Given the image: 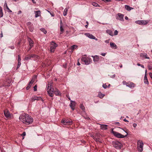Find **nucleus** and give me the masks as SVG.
<instances>
[{"mask_svg":"<svg viewBox=\"0 0 152 152\" xmlns=\"http://www.w3.org/2000/svg\"><path fill=\"white\" fill-rule=\"evenodd\" d=\"M20 120L26 124H30L33 122V118L28 114L25 113L20 115L19 117Z\"/></svg>","mask_w":152,"mask_h":152,"instance_id":"1","label":"nucleus"},{"mask_svg":"<svg viewBox=\"0 0 152 152\" xmlns=\"http://www.w3.org/2000/svg\"><path fill=\"white\" fill-rule=\"evenodd\" d=\"M123 129L126 133V135H123L118 132L113 131V129H112L111 132L115 136L118 138H124L125 137H126L127 136L128 134L126 131H125L122 129Z\"/></svg>","mask_w":152,"mask_h":152,"instance_id":"2","label":"nucleus"},{"mask_svg":"<svg viewBox=\"0 0 152 152\" xmlns=\"http://www.w3.org/2000/svg\"><path fill=\"white\" fill-rule=\"evenodd\" d=\"M81 60L82 62L85 63L86 65H88L91 62V59L89 57H83L81 58Z\"/></svg>","mask_w":152,"mask_h":152,"instance_id":"3","label":"nucleus"},{"mask_svg":"<svg viewBox=\"0 0 152 152\" xmlns=\"http://www.w3.org/2000/svg\"><path fill=\"white\" fill-rule=\"evenodd\" d=\"M51 84H48V85L47 92L50 97L53 96V88L51 87Z\"/></svg>","mask_w":152,"mask_h":152,"instance_id":"4","label":"nucleus"},{"mask_svg":"<svg viewBox=\"0 0 152 152\" xmlns=\"http://www.w3.org/2000/svg\"><path fill=\"white\" fill-rule=\"evenodd\" d=\"M137 148L139 152H142L143 149V143L142 141L140 140H138L137 142Z\"/></svg>","mask_w":152,"mask_h":152,"instance_id":"5","label":"nucleus"},{"mask_svg":"<svg viewBox=\"0 0 152 152\" xmlns=\"http://www.w3.org/2000/svg\"><path fill=\"white\" fill-rule=\"evenodd\" d=\"M113 144L114 147L117 149H120L122 147L121 143L117 141H113Z\"/></svg>","mask_w":152,"mask_h":152,"instance_id":"6","label":"nucleus"},{"mask_svg":"<svg viewBox=\"0 0 152 152\" xmlns=\"http://www.w3.org/2000/svg\"><path fill=\"white\" fill-rule=\"evenodd\" d=\"M51 46L50 47V51L51 52L53 53L55 51L56 48L57 47V45L54 42L52 41L51 42Z\"/></svg>","mask_w":152,"mask_h":152,"instance_id":"7","label":"nucleus"},{"mask_svg":"<svg viewBox=\"0 0 152 152\" xmlns=\"http://www.w3.org/2000/svg\"><path fill=\"white\" fill-rule=\"evenodd\" d=\"M124 15L121 13H118L116 15V19L119 20L121 21H124Z\"/></svg>","mask_w":152,"mask_h":152,"instance_id":"8","label":"nucleus"},{"mask_svg":"<svg viewBox=\"0 0 152 152\" xmlns=\"http://www.w3.org/2000/svg\"><path fill=\"white\" fill-rule=\"evenodd\" d=\"M36 77H34L32 78L31 80L29 82L26 88V89L27 90H28L30 89L33 83L34 82L35 79L36 78Z\"/></svg>","mask_w":152,"mask_h":152,"instance_id":"9","label":"nucleus"},{"mask_svg":"<svg viewBox=\"0 0 152 152\" xmlns=\"http://www.w3.org/2000/svg\"><path fill=\"white\" fill-rule=\"evenodd\" d=\"M61 123L64 124H67L69 125L72 124V121L71 120H68V119H65L62 120L61 121Z\"/></svg>","mask_w":152,"mask_h":152,"instance_id":"10","label":"nucleus"},{"mask_svg":"<svg viewBox=\"0 0 152 152\" xmlns=\"http://www.w3.org/2000/svg\"><path fill=\"white\" fill-rule=\"evenodd\" d=\"M85 35L86 37H88L90 39H94L96 40H98V39L96 38V37L94 36L93 35L89 33H85Z\"/></svg>","mask_w":152,"mask_h":152,"instance_id":"11","label":"nucleus"},{"mask_svg":"<svg viewBox=\"0 0 152 152\" xmlns=\"http://www.w3.org/2000/svg\"><path fill=\"white\" fill-rule=\"evenodd\" d=\"M35 100H41L43 102V99L41 97L37 96H34L32 98V102H34Z\"/></svg>","mask_w":152,"mask_h":152,"instance_id":"12","label":"nucleus"},{"mask_svg":"<svg viewBox=\"0 0 152 152\" xmlns=\"http://www.w3.org/2000/svg\"><path fill=\"white\" fill-rule=\"evenodd\" d=\"M4 112L5 116L6 118H8L11 117L10 114L8 110H4Z\"/></svg>","mask_w":152,"mask_h":152,"instance_id":"13","label":"nucleus"},{"mask_svg":"<svg viewBox=\"0 0 152 152\" xmlns=\"http://www.w3.org/2000/svg\"><path fill=\"white\" fill-rule=\"evenodd\" d=\"M71 102L69 104V106L72 110H74L75 109V102L71 100Z\"/></svg>","mask_w":152,"mask_h":152,"instance_id":"14","label":"nucleus"},{"mask_svg":"<svg viewBox=\"0 0 152 152\" xmlns=\"http://www.w3.org/2000/svg\"><path fill=\"white\" fill-rule=\"evenodd\" d=\"M140 56V57L145 59H149L150 58L147 56V54L145 53H141Z\"/></svg>","mask_w":152,"mask_h":152,"instance_id":"15","label":"nucleus"},{"mask_svg":"<svg viewBox=\"0 0 152 152\" xmlns=\"http://www.w3.org/2000/svg\"><path fill=\"white\" fill-rule=\"evenodd\" d=\"M93 58V61L94 62H98L99 60V56L97 55L91 56Z\"/></svg>","mask_w":152,"mask_h":152,"instance_id":"16","label":"nucleus"},{"mask_svg":"<svg viewBox=\"0 0 152 152\" xmlns=\"http://www.w3.org/2000/svg\"><path fill=\"white\" fill-rule=\"evenodd\" d=\"M126 86H127L131 88L134 87L135 86V85L133 83L130 82L129 83H128L127 84H126Z\"/></svg>","mask_w":152,"mask_h":152,"instance_id":"17","label":"nucleus"},{"mask_svg":"<svg viewBox=\"0 0 152 152\" xmlns=\"http://www.w3.org/2000/svg\"><path fill=\"white\" fill-rule=\"evenodd\" d=\"M110 47L112 48L115 49L117 48L116 45L113 42H110Z\"/></svg>","mask_w":152,"mask_h":152,"instance_id":"18","label":"nucleus"},{"mask_svg":"<svg viewBox=\"0 0 152 152\" xmlns=\"http://www.w3.org/2000/svg\"><path fill=\"white\" fill-rule=\"evenodd\" d=\"M100 125L101 129L102 130H106L107 129V125L105 124H99Z\"/></svg>","mask_w":152,"mask_h":152,"instance_id":"19","label":"nucleus"},{"mask_svg":"<svg viewBox=\"0 0 152 152\" xmlns=\"http://www.w3.org/2000/svg\"><path fill=\"white\" fill-rule=\"evenodd\" d=\"M34 13L35 14V18H37L40 15V10L35 11Z\"/></svg>","mask_w":152,"mask_h":152,"instance_id":"20","label":"nucleus"},{"mask_svg":"<svg viewBox=\"0 0 152 152\" xmlns=\"http://www.w3.org/2000/svg\"><path fill=\"white\" fill-rule=\"evenodd\" d=\"M149 21L148 20H141V25H145L147 24Z\"/></svg>","mask_w":152,"mask_h":152,"instance_id":"21","label":"nucleus"},{"mask_svg":"<svg viewBox=\"0 0 152 152\" xmlns=\"http://www.w3.org/2000/svg\"><path fill=\"white\" fill-rule=\"evenodd\" d=\"M106 32L111 36H113V33L111 30L107 29L106 31Z\"/></svg>","mask_w":152,"mask_h":152,"instance_id":"22","label":"nucleus"},{"mask_svg":"<svg viewBox=\"0 0 152 152\" xmlns=\"http://www.w3.org/2000/svg\"><path fill=\"white\" fill-rule=\"evenodd\" d=\"M28 41L29 46L31 47H32L33 45V41L30 38L28 39Z\"/></svg>","mask_w":152,"mask_h":152,"instance_id":"23","label":"nucleus"},{"mask_svg":"<svg viewBox=\"0 0 152 152\" xmlns=\"http://www.w3.org/2000/svg\"><path fill=\"white\" fill-rule=\"evenodd\" d=\"M125 8L127 11H130L131 10L133 9V8L126 5H125Z\"/></svg>","mask_w":152,"mask_h":152,"instance_id":"24","label":"nucleus"},{"mask_svg":"<svg viewBox=\"0 0 152 152\" xmlns=\"http://www.w3.org/2000/svg\"><path fill=\"white\" fill-rule=\"evenodd\" d=\"M54 93L56 96H59L61 94L60 92L58 90L55 91Z\"/></svg>","mask_w":152,"mask_h":152,"instance_id":"25","label":"nucleus"},{"mask_svg":"<svg viewBox=\"0 0 152 152\" xmlns=\"http://www.w3.org/2000/svg\"><path fill=\"white\" fill-rule=\"evenodd\" d=\"M104 94H102L100 92L99 93L98 96L100 98H102L104 96Z\"/></svg>","mask_w":152,"mask_h":152,"instance_id":"26","label":"nucleus"},{"mask_svg":"<svg viewBox=\"0 0 152 152\" xmlns=\"http://www.w3.org/2000/svg\"><path fill=\"white\" fill-rule=\"evenodd\" d=\"M92 5L95 7H99L100 6L96 2H92Z\"/></svg>","mask_w":152,"mask_h":152,"instance_id":"27","label":"nucleus"},{"mask_svg":"<svg viewBox=\"0 0 152 152\" xmlns=\"http://www.w3.org/2000/svg\"><path fill=\"white\" fill-rule=\"evenodd\" d=\"M68 11V10L67 8H65L64 9V12H63V15L64 16H66L67 14V12Z\"/></svg>","mask_w":152,"mask_h":152,"instance_id":"28","label":"nucleus"},{"mask_svg":"<svg viewBox=\"0 0 152 152\" xmlns=\"http://www.w3.org/2000/svg\"><path fill=\"white\" fill-rule=\"evenodd\" d=\"M31 58L30 55H29L27 56H26L25 57L24 60H29L31 59Z\"/></svg>","mask_w":152,"mask_h":152,"instance_id":"29","label":"nucleus"},{"mask_svg":"<svg viewBox=\"0 0 152 152\" xmlns=\"http://www.w3.org/2000/svg\"><path fill=\"white\" fill-rule=\"evenodd\" d=\"M40 30L42 32H43V33L45 34H46L47 33V31L44 28H41V29H40Z\"/></svg>","mask_w":152,"mask_h":152,"instance_id":"30","label":"nucleus"},{"mask_svg":"<svg viewBox=\"0 0 152 152\" xmlns=\"http://www.w3.org/2000/svg\"><path fill=\"white\" fill-rule=\"evenodd\" d=\"M3 16V13L1 7H0V18H1Z\"/></svg>","mask_w":152,"mask_h":152,"instance_id":"31","label":"nucleus"},{"mask_svg":"<svg viewBox=\"0 0 152 152\" xmlns=\"http://www.w3.org/2000/svg\"><path fill=\"white\" fill-rule=\"evenodd\" d=\"M135 23L136 24H137L141 25V20H138L136 21H135Z\"/></svg>","mask_w":152,"mask_h":152,"instance_id":"32","label":"nucleus"},{"mask_svg":"<svg viewBox=\"0 0 152 152\" xmlns=\"http://www.w3.org/2000/svg\"><path fill=\"white\" fill-rule=\"evenodd\" d=\"M144 81L145 83L147 84H148L149 83L147 79H144Z\"/></svg>","mask_w":152,"mask_h":152,"instance_id":"33","label":"nucleus"},{"mask_svg":"<svg viewBox=\"0 0 152 152\" xmlns=\"http://www.w3.org/2000/svg\"><path fill=\"white\" fill-rule=\"evenodd\" d=\"M80 107L83 111H84L85 110V107L82 104L80 105Z\"/></svg>","mask_w":152,"mask_h":152,"instance_id":"34","label":"nucleus"},{"mask_svg":"<svg viewBox=\"0 0 152 152\" xmlns=\"http://www.w3.org/2000/svg\"><path fill=\"white\" fill-rule=\"evenodd\" d=\"M93 139L96 142H101L100 141L99 139L97 138H95V137H93Z\"/></svg>","mask_w":152,"mask_h":152,"instance_id":"35","label":"nucleus"},{"mask_svg":"<svg viewBox=\"0 0 152 152\" xmlns=\"http://www.w3.org/2000/svg\"><path fill=\"white\" fill-rule=\"evenodd\" d=\"M31 58H35L37 57V56L34 54H31L30 55Z\"/></svg>","mask_w":152,"mask_h":152,"instance_id":"36","label":"nucleus"},{"mask_svg":"<svg viewBox=\"0 0 152 152\" xmlns=\"http://www.w3.org/2000/svg\"><path fill=\"white\" fill-rule=\"evenodd\" d=\"M77 46L75 45H73L72 46V49H75L77 48Z\"/></svg>","mask_w":152,"mask_h":152,"instance_id":"37","label":"nucleus"},{"mask_svg":"<svg viewBox=\"0 0 152 152\" xmlns=\"http://www.w3.org/2000/svg\"><path fill=\"white\" fill-rule=\"evenodd\" d=\"M102 1L106 3L109 2L111 1L110 0H102Z\"/></svg>","mask_w":152,"mask_h":152,"instance_id":"38","label":"nucleus"},{"mask_svg":"<svg viewBox=\"0 0 152 152\" xmlns=\"http://www.w3.org/2000/svg\"><path fill=\"white\" fill-rule=\"evenodd\" d=\"M118 31L117 30H115L114 32V34L113 35H116L118 34Z\"/></svg>","mask_w":152,"mask_h":152,"instance_id":"39","label":"nucleus"},{"mask_svg":"<svg viewBox=\"0 0 152 152\" xmlns=\"http://www.w3.org/2000/svg\"><path fill=\"white\" fill-rule=\"evenodd\" d=\"M21 62H18V64L17 66V69L19 68L21 65Z\"/></svg>","mask_w":152,"mask_h":152,"instance_id":"40","label":"nucleus"},{"mask_svg":"<svg viewBox=\"0 0 152 152\" xmlns=\"http://www.w3.org/2000/svg\"><path fill=\"white\" fill-rule=\"evenodd\" d=\"M137 66H141L142 68H144V66L143 65L141 64H140L139 63H137Z\"/></svg>","mask_w":152,"mask_h":152,"instance_id":"41","label":"nucleus"},{"mask_svg":"<svg viewBox=\"0 0 152 152\" xmlns=\"http://www.w3.org/2000/svg\"><path fill=\"white\" fill-rule=\"evenodd\" d=\"M47 11H48V12H49L50 14V15H51V16H52V17H54V14L53 13H51V12L49 11H48V10H47Z\"/></svg>","mask_w":152,"mask_h":152,"instance_id":"42","label":"nucleus"},{"mask_svg":"<svg viewBox=\"0 0 152 152\" xmlns=\"http://www.w3.org/2000/svg\"><path fill=\"white\" fill-rule=\"evenodd\" d=\"M18 62H21V59L20 55L18 56Z\"/></svg>","mask_w":152,"mask_h":152,"instance_id":"43","label":"nucleus"},{"mask_svg":"<svg viewBox=\"0 0 152 152\" xmlns=\"http://www.w3.org/2000/svg\"><path fill=\"white\" fill-rule=\"evenodd\" d=\"M37 86L36 85H35L34 87V91H37Z\"/></svg>","mask_w":152,"mask_h":152,"instance_id":"44","label":"nucleus"},{"mask_svg":"<svg viewBox=\"0 0 152 152\" xmlns=\"http://www.w3.org/2000/svg\"><path fill=\"white\" fill-rule=\"evenodd\" d=\"M102 87H103V88H104V89H105L107 87V86L106 85V84H103V85H102Z\"/></svg>","mask_w":152,"mask_h":152,"instance_id":"45","label":"nucleus"},{"mask_svg":"<svg viewBox=\"0 0 152 152\" xmlns=\"http://www.w3.org/2000/svg\"><path fill=\"white\" fill-rule=\"evenodd\" d=\"M29 30L30 31L32 32L33 31V28L32 27H29Z\"/></svg>","mask_w":152,"mask_h":152,"instance_id":"46","label":"nucleus"},{"mask_svg":"<svg viewBox=\"0 0 152 152\" xmlns=\"http://www.w3.org/2000/svg\"><path fill=\"white\" fill-rule=\"evenodd\" d=\"M133 126L135 128L137 126V124L136 123H134L133 124Z\"/></svg>","mask_w":152,"mask_h":152,"instance_id":"47","label":"nucleus"},{"mask_svg":"<svg viewBox=\"0 0 152 152\" xmlns=\"http://www.w3.org/2000/svg\"><path fill=\"white\" fill-rule=\"evenodd\" d=\"M6 4V8H7V10H9V7H8L7 5V2L6 1L5 2V4Z\"/></svg>","mask_w":152,"mask_h":152,"instance_id":"48","label":"nucleus"},{"mask_svg":"<svg viewBox=\"0 0 152 152\" xmlns=\"http://www.w3.org/2000/svg\"><path fill=\"white\" fill-rule=\"evenodd\" d=\"M148 68L149 70H151L152 69V67L151 66H148Z\"/></svg>","mask_w":152,"mask_h":152,"instance_id":"49","label":"nucleus"},{"mask_svg":"<svg viewBox=\"0 0 152 152\" xmlns=\"http://www.w3.org/2000/svg\"><path fill=\"white\" fill-rule=\"evenodd\" d=\"M60 31H61L62 32L63 31V28L61 26L60 27Z\"/></svg>","mask_w":152,"mask_h":152,"instance_id":"50","label":"nucleus"},{"mask_svg":"<svg viewBox=\"0 0 152 152\" xmlns=\"http://www.w3.org/2000/svg\"><path fill=\"white\" fill-rule=\"evenodd\" d=\"M106 53H102L101 55L104 56H105V55H106Z\"/></svg>","mask_w":152,"mask_h":152,"instance_id":"51","label":"nucleus"},{"mask_svg":"<svg viewBox=\"0 0 152 152\" xmlns=\"http://www.w3.org/2000/svg\"><path fill=\"white\" fill-rule=\"evenodd\" d=\"M26 134L25 132H23L22 135H23V136H25L26 135Z\"/></svg>","mask_w":152,"mask_h":152,"instance_id":"52","label":"nucleus"},{"mask_svg":"<svg viewBox=\"0 0 152 152\" xmlns=\"http://www.w3.org/2000/svg\"><path fill=\"white\" fill-rule=\"evenodd\" d=\"M109 40H106L105 41V42L106 43H109Z\"/></svg>","mask_w":152,"mask_h":152,"instance_id":"53","label":"nucleus"},{"mask_svg":"<svg viewBox=\"0 0 152 152\" xmlns=\"http://www.w3.org/2000/svg\"><path fill=\"white\" fill-rule=\"evenodd\" d=\"M115 76V74H114L113 75L111 76L110 77L112 78H114Z\"/></svg>","mask_w":152,"mask_h":152,"instance_id":"54","label":"nucleus"},{"mask_svg":"<svg viewBox=\"0 0 152 152\" xmlns=\"http://www.w3.org/2000/svg\"><path fill=\"white\" fill-rule=\"evenodd\" d=\"M123 83L124 84H127L128 83H127L126 81H124L123 82Z\"/></svg>","mask_w":152,"mask_h":152,"instance_id":"55","label":"nucleus"},{"mask_svg":"<svg viewBox=\"0 0 152 152\" xmlns=\"http://www.w3.org/2000/svg\"><path fill=\"white\" fill-rule=\"evenodd\" d=\"M9 47L12 49H13L15 48L14 46H11Z\"/></svg>","mask_w":152,"mask_h":152,"instance_id":"56","label":"nucleus"},{"mask_svg":"<svg viewBox=\"0 0 152 152\" xmlns=\"http://www.w3.org/2000/svg\"><path fill=\"white\" fill-rule=\"evenodd\" d=\"M123 120L125 122H129V121L127 120H126V118L124 119Z\"/></svg>","mask_w":152,"mask_h":152,"instance_id":"57","label":"nucleus"},{"mask_svg":"<svg viewBox=\"0 0 152 152\" xmlns=\"http://www.w3.org/2000/svg\"><path fill=\"white\" fill-rule=\"evenodd\" d=\"M144 79H147V77L146 74H145V75L144 77Z\"/></svg>","mask_w":152,"mask_h":152,"instance_id":"58","label":"nucleus"},{"mask_svg":"<svg viewBox=\"0 0 152 152\" xmlns=\"http://www.w3.org/2000/svg\"><path fill=\"white\" fill-rule=\"evenodd\" d=\"M21 12H22L21 11V10H19V11L18 12V15H19V14H20L21 13Z\"/></svg>","mask_w":152,"mask_h":152,"instance_id":"59","label":"nucleus"},{"mask_svg":"<svg viewBox=\"0 0 152 152\" xmlns=\"http://www.w3.org/2000/svg\"><path fill=\"white\" fill-rule=\"evenodd\" d=\"M115 124H117V125H118V126H120V123L119 122H117L115 123Z\"/></svg>","mask_w":152,"mask_h":152,"instance_id":"60","label":"nucleus"},{"mask_svg":"<svg viewBox=\"0 0 152 152\" xmlns=\"http://www.w3.org/2000/svg\"><path fill=\"white\" fill-rule=\"evenodd\" d=\"M125 19L126 20H128V18L127 16H126L125 17Z\"/></svg>","mask_w":152,"mask_h":152,"instance_id":"61","label":"nucleus"},{"mask_svg":"<svg viewBox=\"0 0 152 152\" xmlns=\"http://www.w3.org/2000/svg\"><path fill=\"white\" fill-rule=\"evenodd\" d=\"M84 118L86 119H89V117H87V116H86V117H84Z\"/></svg>","mask_w":152,"mask_h":152,"instance_id":"62","label":"nucleus"},{"mask_svg":"<svg viewBox=\"0 0 152 152\" xmlns=\"http://www.w3.org/2000/svg\"><path fill=\"white\" fill-rule=\"evenodd\" d=\"M8 12H12V11L11 10H10V9H9V10H8Z\"/></svg>","mask_w":152,"mask_h":152,"instance_id":"63","label":"nucleus"},{"mask_svg":"<svg viewBox=\"0 0 152 152\" xmlns=\"http://www.w3.org/2000/svg\"><path fill=\"white\" fill-rule=\"evenodd\" d=\"M32 2L34 3H36V2L34 0H31Z\"/></svg>","mask_w":152,"mask_h":152,"instance_id":"64","label":"nucleus"}]
</instances>
